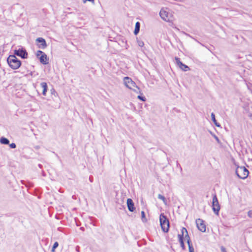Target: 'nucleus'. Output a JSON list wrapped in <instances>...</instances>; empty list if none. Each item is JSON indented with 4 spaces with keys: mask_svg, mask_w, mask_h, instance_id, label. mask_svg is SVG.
<instances>
[{
    "mask_svg": "<svg viewBox=\"0 0 252 252\" xmlns=\"http://www.w3.org/2000/svg\"><path fill=\"white\" fill-rule=\"evenodd\" d=\"M124 83L127 88L133 90L136 93L142 94L140 89L136 86V83L130 78L128 77H124Z\"/></svg>",
    "mask_w": 252,
    "mask_h": 252,
    "instance_id": "f257e3e1",
    "label": "nucleus"
},
{
    "mask_svg": "<svg viewBox=\"0 0 252 252\" xmlns=\"http://www.w3.org/2000/svg\"><path fill=\"white\" fill-rule=\"evenodd\" d=\"M234 164L236 166L235 173L237 176L240 179H246L248 176L249 173L248 170L244 166H238L235 161Z\"/></svg>",
    "mask_w": 252,
    "mask_h": 252,
    "instance_id": "f03ea898",
    "label": "nucleus"
},
{
    "mask_svg": "<svg viewBox=\"0 0 252 252\" xmlns=\"http://www.w3.org/2000/svg\"><path fill=\"white\" fill-rule=\"evenodd\" d=\"M9 65L13 69L18 68L21 64V62L19 61L15 55H10L7 60Z\"/></svg>",
    "mask_w": 252,
    "mask_h": 252,
    "instance_id": "7ed1b4c3",
    "label": "nucleus"
},
{
    "mask_svg": "<svg viewBox=\"0 0 252 252\" xmlns=\"http://www.w3.org/2000/svg\"><path fill=\"white\" fill-rule=\"evenodd\" d=\"M160 224L162 231L167 232L169 228V222L168 219L163 214H161L159 216Z\"/></svg>",
    "mask_w": 252,
    "mask_h": 252,
    "instance_id": "20e7f679",
    "label": "nucleus"
},
{
    "mask_svg": "<svg viewBox=\"0 0 252 252\" xmlns=\"http://www.w3.org/2000/svg\"><path fill=\"white\" fill-rule=\"evenodd\" d=\"M212 209L215 214L216 215L219 214L220 210V206L216 194H214L213 197Z\"/></svg>",
    "mask_w": 252,
    "mask_h": 252,
    "instance_id": "39448f33",
    "label": "nucleus"
},
{
    "mask_svg": "<svg viewBox=\"0 0 252 252\" xmlns=\"http://www.w3.org/2000/svg\"><path fill=\"white\" fill-rule=\"evenodd\" d=\"M41 55V56L39 57V60L41 63L43 64H47L48 63V59L47 58V55L41 51H38L37 52L36 55L37 56H39Z\"/></svg>",
    "mask_w": 252,
    "mask_h": 252,
    "instance_id": "423d86ee",
    "label": "nucleus"
},
{
    "mask_svg": "<svg viewBox=\"0 0 252 252\" xmlns=\"http://www.w3.org/2000/svg\"><path fill=\"white\" fill-rule=\"evenodd\" d=\"M196 223L198 229L202 232L206 231V225L204 221L200 219L196 220Z\"/></svg>",
    "mask_w": 252,
    "mask_h": 252,
    "instance_id": "0eeeda50",
    "label": "nucleus"
},
{
    "mask_svg": "<svg viewBox=\"0 0 252 252\" xmlns=\"http://www.w3.org/2000/svg\"><path fill=\"white\" fill-rule=\"evenodd\" d=\"M175 61H176V63L178 65V66L180 67V68L181 69H182V70H183L184 71H187L189 70V68L188 65L183 63L180 61V58L176 57Z\"/></svg>",
    "mask_w": 252,
    "mask_h": 252,
    "instance_id": "6e6552de",
    "label": "nucleus"
},
{
    "mask_svg": "<svg viewBox=\"0 0 252 252\" xmlns=\"http://www.w3.org/2000/svg\"><path fill=\"white\" fill-rule=\"evenodd\" d=\"M37 42V45L39 48L45 49L47 47V44L45 40L42 37H38L36 39Z\"/></svg>",
    "mask_w": 252,
    "mask_h": 252,
    "instance_id": "1a4fd4ad",
    "label": "nucleus"
},
{
    "mask_svg": "<svg viewBox=\"0 0 252 252\" xmlns=\"http://www.w3.org/2000/svg\"><path fill=\"white\" fill-rule=\"evenodd\" d=\"M15 55L21 57L23 59H26L28 57V53L25 50L18 49L14 51Z\"/></svg>",
    "mask_w": 252,
    "mask_h": 252,
    "instance_id": "9d476101",
    "label": "nucleus"
},
{
    "mask_svg": "<svg viewBox=\"0 0 252 252\" xmlns=\"http://www.w3.org/2000/svg\"><path fill=\"white\" fill-rule=\"evenodd\" d=\"M181 236H182L183 238H184H184L186 240H187L188 244V241H189V244H191L190 238L188 234V231L186 229V228H185V227L182 228V234H181Z\"/></svg>",
    "mask_w": 252,
    "mask_h": 252,
    "instance_id": "9b49d317",
    "label": "nucleus"
},
{
    "mask_svg": "<svg viewBox=\"0 0 252 252\" xmlns=\"http://www.w3.org/2000/svg\"><path fill=\"white\" fill-rule=\"evenodd\" d=\"M126 203L128 210L130 212H133L135 210V208L134 207V203L132 200L130 198H128L127 199Z\"/></svg>",
    "mask_w": 252,
    "mask_h": 252,
    "instance_id": "f8f14e48",
    "label": "nucleus"
},
{
    "mask_svg": "<svg viewBox=\"0 0 252 252\" xmlns=\"http://www.w3.org/2000/svg\"><path fill=\"white\" fill-rule=\"evenodd\" d=\"M159 15L161 18L165 21H168L169 19L168 17V13L164 10L161 9L160 11Z\"/></svg>",
    "mask_w": 252,
    "mask_h": 252,
    "instance_id": "ddd939ff",
    "label": "nucleus"
},
{
    "mask_svg": "<svg viewBox=\"0 0 252 252\" xmlns=\"http://www.w3.org/2000/svg\"><path fill=\"white\" fill-rule=\"evenodd\" d=\"M40 86L43 89L42 94L43 95L45 96L46 95V93L47 92V84L46 82H42L40 83Z\"/></svg>",
    "mask_w": 252,
    "mask_h": 252,
    "instance_id": "4468645a",
    "label": "nucleus"
},
{
    "mask_svg": "<svg viewBox=\"0 0 252 252\" xmlns=\"http://www.w3.org/2000/svg\"><path fill=\"white\" fill-rule=\"evenodd\" d=\"M140 24L139 22H137L135 24V29L134 31V33L136 35L140 31Z\"/></svg>",
    "mask_w": 252,
    "mask_h": 252,
    "instance_id": "2eb2a0df",
    "label": "nucleus"
},
{
    "mask_svg": "<svg viewBox=\"0 0 252 252\" xmlns=\"http://www.w3.org/2000/svg\"><path fill=\"white\" fill-rule=\"evenodd\" d=\"M0 142L2 144L7 145L9 144V140L4 137H2L0 138Z\"/></svg>",
    "mask_w": 252,
    "mask_h": 252,
    "instance_id": "dca6fc26",
    "label": "nucleus"
},
{
    "mask_svg": "<svg viewBox=\"0 0 252 252\" xmlns=\"http://www.w3.org/2000/svg\"><path fill=\"white\" fill-rule=\"evenodd\" d=\"M178 238H179V241L180 243L181 247L182 248L183 250H185V245L184 243L182 236H181V235H180V234H178Z\"/></svg>",
    "mask_w": 252,
    "mask_h": 252,
    "instance_id": "f3484780",
    "label": "nucleus"
},
{
    "mask_svg": "<svg viewBox=\"0 0 252 252\" xmlns=\"http://www.w3.org/2000/svg\"><path fill=\"white\" fill-rule=\"evenodd\" d=\"M158 198L159 199H161L163 201V203L166 205L167 204V202H166V200L165 199V198L164 197V196H163V195H162L161 194H158Z\"/></svg>",
    "mask_w": 252,
    "mask_h": 252,
    "instance_id": "a211bd4d",
    "label": "nucleus"
},
{
    "mask_svg": "<svg viewBox=\"0 0 252 252\" xmlns=\"http://www.w3.org/2000/svg\"><path fill=\"white\" fill-rule=\"evenodd\" d=\"M141 219H142V220L143 222H146L147 221V219L146 218V217H145V213L143 211H142L141 212Z\"/></svg>",
    "mask_w": 252,
    "mask_h": 252,
    "instance_id": "6ab92c4d",
    "label": "nucleus"
},
{
    "mask_svg": "<svg viewBox=\"0 0 252 252\" xmlns=\"http://www.w3.org/2000/svg\"><path fill=\"white\" fill-rule=\"evenodd\" d=\"M188 246H189V252H194V248L191 244H189V242H188Z\"/></svg>",
    "mask_w": 252,
    "mask_h": 252,
    "instance_id": "aec40b11",
    "label": "nucleus"
},
{
    "mask_svg": "<svg viewBox=\"0 0 252 252\" xmlns=\"http://www.w3.org/2000/svg\"><path fill=\"white\" fill-rule=\"evenodd\" d=\"M59 246V244L57 242H56L54 245H53V246L52 247V252H55V250L56 248H57Z\"/></svg>",
    "mask_w": 252,
    "mask_h": 252,
    "instance_id": "412c9836",
    "label": "nucleus"
},
{
    "mask_svg": "<svg viewBox=\"0 0 252 252\" xmlns=\"http://www.w3.org/2000/svg\"><path fill=\"white\" fill-rule=\"evenodd\" d=\"M137 44L139 45V46L141 47H143L144 45L143 41L140 40H137Z\"/></svg>",
    "mask_w": 252,
    "mask_h": 252,
    "instance_id": "4be33fe9",
    "label": "nucleus"
},
{
    "mask_svg": "<svg viewBox=\"0 0 252 252\" xmlns=\"http://www.w3.org/2000/svg\"><path fill=\"white\" fill-rule=\"evenodd\" d=\"M211 116V118H212V120L213 122L214 123H216V121H217L215 119V115L214 113H212Z\"/></svg>",
    "mask_w": 252,
    "mask_h": 252,
    "instance_id": "5701e85b",
    "label": "nucleus"
},
{
    "mask_svg": "<svg viewBox=\"0 0 252 252\" xmlns=\"http://www.w3.org/2000/svg\"><path fill=\"white\" fill-rule=\"evenodd\" d=\"M137 98L138 99H139L140 100L143 101H146V98L144 96H141V95H138L137 96Z\"/></svg>",
    "mask_w": 252,
    "mask_h": 252,
    "instance_id": "b1692460",
    "label": "nucleus"
},
{
    "mask_svg": "<svg viewBox=\"0 0 252 252\" xmlns=\"http://www.w3.org/2000/svg\"><path fill=\"white\" fill-rule=\"evenodd\" d=\"M211 133L213 136V137L215 138V139L216 140L217 142L219 143H220V141L219 138L216 135L213 134L211 132Z\"/></svg>",
    "mask_w": 252,
    "mask_h": 252,
    "instance_id": "393cba45",
    "label": "nucleus"
},
{
    "mask_svg": "<svg viewBox=\"0 0 252 252\" xmlns=\"http://www.w3.org/2000/svg\"><path fill=\"white\" fill-rule=\"evenodd\" d=\"M9 146L11 148H12V149H14L16 147V144L14 143H12L9 144Z\"/></svg>",
    "mask_w": 252,
    "mask_h": 252,
    "instance_id": "a878e982",
    "label": "nucleus"
},
{
    "mask_svg": "<svg viewBox=\"0 0 252 252\" xmlns=\"http://www.w3.org/2000/svg\"><path fill=\"white\" fill-rule=\"evenodd\" d=\"M248 216L252 218V210H251L248 212Z\"/></svg>",
    "mask_w": 252,
    "mask_h": 252,
    "instance_id": "bb28decb",
    "label": "nucleus"
},
{
    "mask_svg": "<svg viewBox=\"0 0 252 252\" xmlns=\"http://www.w3.org/2000/svg\"><path fill=\"white\" fill-rule=\"evenodd\" d=\"M221 252H226L225 248L223 247H221Z\"/></svg>",
    "mask_w": 252,
    "mask_h": 252,
    "instance_id": "cd10ccee",
    "label": "nucleus"
},
{
    "mask_svg": "<svg viewBox=\"0 0 252 252\" xmlns=\"http://www.w3.org/2000/svg\"><path fill=\"white\" fill-rule=\"evenodd\" d=\"M214 123L216 125V126H217V127L220 126V125L219 123H218L217 121H216V123Z\"/></svg>",
    "mask_w": 252,
    "mask_h": 252,
    "instance_id": "c85d7f7f",
    "label": "nucleus"
},
{
    "mask_svg": "<svg viewBox=\"0 0 252 252\" xmlns=\"http://www.w3.org/2000/svg\"><path fill=\"white\" fill-rule=\"evenodd\" d=\"M91 1V2H94V0H83V2L84 3H85L86 1Z\"/></svg>",
    "mask_w": 252,
    "mask_h": 252,
    "instance_id": "c756f323",
    "label": "nucleus"
}]
</instances>
